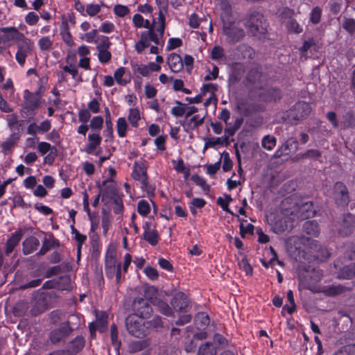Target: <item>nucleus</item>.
I'll use <instances>...</instances> for the list:
<instances>
[{
	"label": "nucleus",
	"instance_id": "obj_1",
	"mask_svg": "<svg viewBox=\"0 0 355 355\" xmlns=\"http://www.w3.org/2000/svg\"><path fill=\"white\" fill-rule=\"evenodd\" d=\"M158 18L159 24L155 29L150 25L149 20H144L143 27L148 30L141 33L140 40L135 44V49L138 53H143L150 45L151 42L155 44L164 46V41H160L165 30V17L162 10H159Z\"/></svg>",
	"mask_w": 355,
	"mask_h": 355
},
{
	"label": "nucleus",
	"instance_id": "obj_2",
	"mask_svg": "<svg viewBox=\"0 0 355 355\" xmlns=\"http://www.w3.org/2000/svg\"><path fill=\"white\" fill-rule=\"evenodd\" d=\"M121 262L116 259V250L114 246L110 244L105 254V272L106 277L112 279L116 277V284L121 279Z\"/></svg>",
	"mask_w": 355,
	"mask_h": 355
},
{
	"label": "nucleus",
	"instance_id": "obj_3",
	"mask_svg": "<svg viewBox=\"0 0 355 355\" xmlns=\"http://www.w3.org/2000/svg\"><path fill=\"white\" fill-rule=\"evenodd\" d=\"M245 24L248 31L254 36L265 35L268 27V24L264 16L257 11H253L249 14Z\"/></svg>",
	"mask_w": 355,
	"mask_h": 355
},
{
	"label": "nucleus",
	"instance_id": "obj_4",
	"mask_svg": "<svg viewBox=\"0 0 355 355\" xmlns=\"http://www.w3.org/2000/svg\"><path fill=\"white\" fill-rule=\"evenodd\" d=\"M223 32L226 36V40L231 44H235L242 40L245 36V32L239 21H229L223 23Z\"/></svg>",
	"mask_w": 355,
	"mask_h": 355
},
{
	"label": "nucleus",
	"instance_id": "obj_5",
	"mask_svg": "<svg viewBox=\"0 0 355 355\" xmlns=\"http://www.w3.org/2000/svg\"><path fill=\"white\" fill-rule=\"evenodd\" d=\"M42 103V97L39 92L24 91V102L21 112L26 116H33Z\"/></svg>",
	"mask_w": 355,
	"mask_h": 355
},
{
	"label": "nucleus",
	"instance_id": "obj_6",
	"mask_svg": "<svg viewBox=\"0 0 355 355\" xmlns=\"http://www.w3.org/2000/svg\"><path fill=\"white\" fill-rule=\"evenodd\" d=\"M144 318L137 315L130 314L125 318V327L128 332L137 338H142L146 335V323Z\"/></svg>",
	"mask_w": 355,
	"mask_h": 355
},
{
	"label": "nucleus",
	"instance_id": "obj_7",
	"mask_svg": "<svg viewBox=\"0 0 355 355\" xmlns=\"http://www.w3.org/2000/svg\"><path fill=\"white\" fill-rule=\"evenodd\" d=\"M96 187L99 189L102 195V201L105 203L110 202L111 200L119 195V189L114 183L113 179L107 178L103 180L101 184L97 182Z\"/></svg>",
	"mask_w": 355,
	"mask_h": 355
},
{
	"label": "nucleus",
	"instance_id": "obj_8",
	"mask_svg": "<svg viewBox=\"0 0 355 355\" xmlns=\"http://www.w3.org/2000/svg\"><path fill=\"white\" fill-rule=\"evenodd\" d=\"M55 294L52 292H42L35 299V304L31 309V314L36 316L47 310L52 302Z\"/></svg>",
	"mask_w": 355,
	"mask_h": 355
},
{
	"label": "nucleus",
	"instance_id": "obj_9",
	"mask_svg": "<svg viewBox=\"0 0 355 355\" xmlns=\"http://www.w3.org/2000/svg\"><path fill=\"white\" fill-rule=\"evenodd\" d=\"M311 112V106L305 101H298L288 111V116L293 121H300L308 116Z\"/></svg>",
	"mask_w": 355,
	"mask_h": 355
},
{
	"label": "nucleus",
	"instance_id": "obj_10",
	"mask_svg": "<svg viewBox=\"0 0 355 355\" xmlns=\"http://www.w3.org/2000/svg\"><path fill=\"white\" fill-rule=\"evenodd\" d=\"M133 315H137L144 319L149 318L153 313V308L146 299L138 297L135 299L132 304Z\"/></svg>",
	"mask_w": 355,
	"mask_h": 355
},
{
	"label": "nucleus",
	"instance_id": "obj_11",
	"mask_svg": "<svg viewBox=\"0 0 355 355\" xmlns=\"http://www.w3.org/2000/svg\"><path fill=\"white\" fill-rule=\"evenodd\" d=\"M17 51L15 54V60L17 63L24 67L26 63V58L32 53L33 44L30 40L25 38L17 45Z\"/></svg>",
	"mask_w": 355,
	"mask_h": 355
},
{
	"label": "nucleus",
	"instance_id": "obj_12",
	"mask_svg": "<svg viewBox=\"0 0 355 355\" xmlns=\"http://www.w3.org/2000/svg\"><path fill=\"white\" fill-rule=\"evenodd\" d=\"M131 176L135 180L141 182L142 189H148L147 168L143 163L139 164L137 162H135Z\"/></svg>",
	"mask_w": 355,
	"mask_h": 355
},
{
	"label": "nucleus",
	"instance_id": "obj_13",
	"mask_svg": "<svg viewBox=\"0 0 355 355\" xmlns=\"http://www.w3.org/2000/svg\"><path fill=\"white\" fill-rule=\"evenodd\" d=\"M172 308L177 312L186 313L189 306V300L183 292L176 293L171 300Z\"/></svg>",
	"mask_w": 355,
	"mask_h": 355
},
{
	"label": "nucleus",
	"instance_id": "obj_14",
	"mask_svg": "<svg viewBox=\"0 0 355 355\" xmlns=\"http://www.w3.org/2000/svg\"><path fill=\"white\" fill-rule=\"evenodd\" d=\"M355 231V215L351 213L343 214L339 234L342 236H348Z\"/></svg>",
	"mask_w": 355,
	"mask_h": 355
},
{
	"label": "nucleus",
	"instance_id": "obj_15",
	"mask_svg": "<svg viewBox=\"0 0 355 355\" xmlns=\"http://www.w3.org/2000/svg\"><path fill=\"white\" fill-rule=\"evenodd\" d=\"M336 202L342 206L347 205L349 202L348 189L342 182H336L334 186Z\"/></svg>",
	"mask_w": 355,
	"mask_h": 355
},
{
	"label": "nucleus",
	"instance_id": "obj_16",
	"mask_svg": "<svg viewBox=\"0 0 355 355\" xmlns=\"http://www.w3.org/2000/svg\"><path fill=\"white\" fill-rule=\"evenodd\" d=\"M260 101L266 103L280 101L282 98V90L276 87L266 88L259 94Z\"/></svg>",
	"mask_w": 355,
	"mask_h": 355
},
{
	"label": "nucleus",
	"instance_id": "obj_17",
	"mask_svg": "<svg viewBox=\"0 0 355 355\" xmlns=\"http://www.w3.org/2000/svg\"><path fill=\"white\" fill-rule=\"evenodd\" d=\"M0 33L3 34V43L9 42L13 40L22 41L26 37L24 35L19 31L15 26L1 27Z\"/></svg>",
	"mask_w": 355,
	"mask_h": 355
},
{
	"label": "nucleus",
	"instance_id": "obj_18",
	"mask_svg": "<svg viewBox=\"0 0 355 355\" xmlns=\"http://www.w3.org/2000/svg\"><path fill=\"white\" fill-rule=\"evenodd\" d=\"M297 218L302 220L314 217L316 214V210L311 201H306L302 203L297 207Z\"/></svg>",
	"mask_w": 355,
	"mask_h": 355
},
{
	"label": "nucleus",
	"instance_id": "obj_19",
	"mask_svg": "<svg viewBox=\"0 0 355 355\" xmlns=\"http://www.w3.org/2000/svg\"><path fill=\"white\" fill-rule=\"evenodd\" d=\"M24 232L22 229L19 228L17 231L12 233L7 239L5 245V254L8 256L12 253L14 249L18 245L23 236Z\"/></svg>",
	"mask_w": 355,
	"mask_h": 355
},
{
	"label": "nucleus",
	"instance_id": "obj_20",
	"mask_svg": "<svg viewBox=\"0 0 355 355\" xmlns=\"http://www.w3.org/2000/svg\"><path fill=\"white\" fill-rule=\"evenodd\" d=\"M298 148V142L294 139H288L282 144L275 153L274 157H281L283 155H288L291 153L295 152Z\"/></svg>",
	"mask_w": 355,
	"mask_h": 355
},
{
	"label": "nucleus",
	"instance_id": "obj_21",
	"mask_svg": "<svg viewBox=\"0 0 355 355\" xmlns=\"http://www.w3.org/2000/svg\"><path fill=\"white\" fill-rule=\"evenodd\" d=\"M71 334L62 323L58 328L52 330L49 336V340L52 344L56 345L65 339Z\"/></svg>",
	"mask_w": 355,
	"mask_h": 355
},
{
	"label": "nucleus",
	"instance_id": "obj_22",
	"mask_svg": "<svg viewBox=\"0 0 355 355\" xmlns=\"http://www.w3.org/2000/svg\"><path fill=\"white\" fill-rule=\"evenodd\" d=\"M85 345V338L83 336L79 335L76 336L69 342L68 349L65 350L67 352L69 355H77L83 349Z\"/></svg>",
	"mask_w": 355,
	"mask_h": 355
},
{
	"label": "nucleus",
	"instance_id": "obj_23",
	"mask_svg": "<svg viewBox=\"0 0 355 355\" xmlns=\"http://www.w3.org/2000/svg\"><path fill=\"white\" fill-rule=\"evenodd\" d=\"M83 322L84 318L83 315L79 313H76L70 315L69 319L62 322V324L69 333L71 334L73 331L80 329Z\"/></svg>",
	"mask_w": 355,
	"mask_h": 355
},
{
	"label": "nucleus",
	"instance_id": "obj_24",
	"mask_svg": "<svg viewBox=\"0 0 355 355\" xmlns=\"http://www.w3.org/2000/svg\"><path fill=\"white\" fill-rule=\"evenodd\" d=\"M40 241L33 236H29L22 242V251L25 255L30 254L37 250L40 246Z\"/></svg>",
	"mask_w": 355,
	"mask_h": 355
},
{
	"label": "nucleus",
	"instance_id": "obj_25",
	"mask_svg": "<svg viewBox=\"0 0 355 355\" xmlns=\"http://www.w3.org/2000/svg\"><path fill=\"white\" fill-rule=\"evenodd\" d=\"M87 139L88 144L85 145L84 150L87 154H92L101 145L102 138L99 133H89Z\"/></svg>",
	"mask_w": 355,
	"mask_h": 355
},
{
	"label": "nucleus",
	"instance_id": "obj_26",
	"mask_svg": "<svg viewBox=\"0 0 355 355\" xmlns=\"http://www.w3.org/2000/svg\"><path fill=\"white\" fill-rule=\"evenodd\" d=\"M94 314L96 317V322L97 323L98 330L101 333L105 332L107 329L108 314L106 311L94 310Z\"/></svg>",
	"mask_w": 355,
	"mask_h": 355
},
{
	"label": "nucleus",
	"instance_id": "obj_27",
	"mask_svg": "<svg viewBox=\"0 0 355 355\" xmlns=\"http://www.w3.org/2000/svg\"><path fill=\"white\" fill-rule=\"evenodd\" d=\"M167 60L168 64L173 72L178 73L183 69L182 59L180 55L173 53L169 55Z\"/></svg>",
	"mask_w": 355,
	"mask_h": 355
},
{
	"label": "nucleus",
	"instance_id": "obj_28",
	"mask_svg": "<svg viewBox=\"0 0 355 355\" xmlns=\"http://www.w3.org/2000/svg\"><path fill=\"white\" fill-rule=\"evenodd\" d=\"M303 232L307 235L313 237H318L320 232L318 223L315 220H307L302 226Z\"/></svg>",
	"mask_w": 355,
	"mask_h": 355
},
{
	"label": "nucleus",
	"instance_id": "obj_29",
	"mask_svg": "<svg viewBox=\"0 0 355 355\" xmlns=\"http://www.w3.org/2000/svg\"><path fill=\"white\" fill-rule=\"evenodd\" d=\"M60 35L63 42L68 46H72L74 44L72 35L69 31L67 20H63L60 26Z\"/></svg>",
	"mask_w": 355,
	"mask_h": 355
},
{
	"label": "nucleus",
	"instance_id": "obj_30",
	"mask_svg": "<svg viewBox=\"0 0 355 355\" xmlns=\"http://www.w3.org/2000/svg\"><path fill=\"white\" fill-rule=\"evenodd\" d=\"M351 288H347L341 284L330 285L323 288L322 293L327 297H335L344 293L346 291H350Z\"/></svg>",
	"mask_w": 355,
	"mask_h": 355
},
{
	"label": "nucleus",
	"instance_id": "obj_31",
	"mask_svg": "<svg viewBox=\"0 0 355 355\" xmlns=\"http://www.w3.org/2000/svg\"><path fill=\"white\" fill-rule=\"evenodd\" d=\"M194 323L199 330H205L210 323L209 315L205 312H198L194 317Z\"/></svg>",
	"mask_w": 355,
	"mask_h": 355
},
{
	"label": "nucleus",
	"instance_id": "obj_32",
	"mask_svg": "<svg viewBox=\"0 0 355 355\" xmlns=\"http://www.w3.org/2000/svg\"><path fill=\"white\" fill-rule=\"evenodd\" d=\"M320 46L318 44V40L311 37H309L308 40H305L302 46L300 48V52L302 55H304L307 53V51L310 49H313L315 51H318Z\"/></svg>",
	"mask_w": 355,
	"mask_h": 355
},
{
	"label": "nucleus",
	"instance_id": "obj_33",
	"mask_svg": "<svg viewBox=\"0 0 355 355\" xmlns=\"http://www.w3.org/2000/svg\"><path fill=\"white\" fill-rule=\"evenodd\" d=\"M205 121L204 117H200L198 114L192 116L187 121L181 123L182 125L187 130H194L198 127L201 125Z\"/></svg>",
	"mask_w": 355,
	"mask_h": 355
},
{
	"label": "nucleus",
	"instance_id": "obj_34",
	"mask_svg": "<svg viewBox=\"0 0 355 355\" xmlns=\"http://www.w3.org/2000/svg\"><path fill=\"white\" fill-rule=\"evenodd\" d=\"M151 302L157 307L162 314L166 316L173 315L172 308L165 301L157 298H151Z\"/></svg>",
	"mask_w": 355,
	"mask_h": 355
},
{
	"label": "nucleus",
	"instance_id": "obj_35",
	"mask_svg": "<svg viewBox=\"0 0 355 355\" xmlns=\"http://www.w3.org/2000/svg\"><path fill=\"white\" fill-rule=\"evenodd\" d=\"M231 75L230 78L235 82L240 80L243 73L244 72L243 64L241 62H233L230 65Z\"/></svg>",
	"mask_w": 355,
	"mask_h": 355
},
{
	"label": "nucleus",
	"instance_id": "obj_36",
	"mask_svg": "<svg viewBox=\"0 0 355 355\" xmlns=\"http://www.w3.org/2000/svg\"><path fill=\"white\" fill-rule=\"evenodd\" d=\"M261 76H262L261 67L260 65H257L254 67L251 68L248 71V72L245 76V79L248 83L253 85V84L256 83L258 80H259V79L261 78Z\"/></svg>",
	"mask_w": 355,
	"mask_h": 355
},
{
	"label": "nucleus",
	"instance_id": "obj_37",
	"mask_svg": "<svg viewBox=\"0 0 355 355\" xmlns=\"http://www.w3.org/2000/svg\"><path fill=\"white\" fill-rule=\"evenodd\" d=\"M322 157V153L317 149H309L303 153L299 154L295 157L296 160L302 159H311L313 161L320 160Z\"/></svg>",
	"mask_w": 355,
	"mask_h": 355
},
{
	"label": "nucleus",
	"instance_id": "obj_38",
	"mask_svg": "<svg viewBox=\"0 0 355 355\" xmlns=\"http://www.w3.org/2000/svg\"><path fill=\"white\" fill-rule=\"evenodd\" d=\"M354 277H355V263L342 268L338 275L339 279H349Z\"/></svg>",
	"mask_w": 355,
	"mask_h": 355
},
{
	"label": "nucleus",
	"instance_id": "obj_39",
	"mask_svg": "<svg viewBox=\"0 0 355 355\" xmlns=\"http://www.w3.org/2000/svg\"><path fill=\"white\" fill-rule=\"evenodd\" d=\"M220 7L221 8L220 17L223 23L230 21L232 9L230 4V1H220Z\"/></svg>",
	"mask_w": 355,
	"mask_h": 355
},
{
	"label": "nucleus",
	"instance_id": "obj_40",
	"mask_svg": "<svg viewBox=\"0 0 355 355\" xmlns=\"http://www.w3.org/2000/svg\"><path fill=\"white\" fill-rule=\"evenodd\" d=\"M216 348L211 342L202 343L198 351V355H216Z\"/></svg>",
	"mask_w": 355,
	"mask_h": 355
},
{
	"label": "nucleus",
	"instance_id": "obj_41",
	"mask_svg": "<svg viewBox=\"0 0 355 355\" xmlns=\"http://www.w3.org/2000/svg\"><path fill=\"white\" fill-rule=\"evenodd\" d=\"M92 257L98 259L101 254V245L98 234H94L91 238Z\"/></svg>",
	"mask_w": 355,
	"mask_h": 355
},
{
	"label": "nucleus",
	"instance_id": "obj_42",
	"mask_svg": "<svg viewBox=\"0 0 355 355\" xmlns=\"http://www.w3.org/2000/svg\"><path fill=\"white\" fill-rule=\"evenodd\" d=\"M342 123L345 128H355V114L353 111L348 110L342 116Z\"/></svg>",
	"mask_w": 355,
	"mask_h": 355
},
{
	"label": "nucleus",
	"instance_id": "obj_43",
	"mask_svg": "<svg viewBox=\"0 0 355 355\" xmlns=\"http://www.w3.org/2000/svg\"><path fill=\"white\" fill-rule=\"evenodd\" d=\"M205 140L206 141L204 146V150H207L208 148H211L216 145L223 144L224 142L226 144H228V137L226 136L216 138H207L205 139Z\"/></svg>",
	"mask_w": 355,
	"mask_h": 355
},
{
	"label": "nucleus",
	"instance_id": "obj_44",
	"mask_svg": "<svg viewBox=\"0 0 355 355\" xmlns=\"http://www.w3.org/2000/svg\"><path fill=\"white\" fill-rule=\"evenodd\" d=\"M142 238L152 246H155L159 241V234L155 227L153 228L150 233L142 234Z\"/></svg>",
	"mask_w": 355,
	"mask_h": 355
},
{
	"label": "nucleus",
	"instance_id": "obj_45",
	"mask_svg": "<svg viewBox=\"0 0 355 355\" xmlns=\"http://www.w3.org/2000/svg\"><path fill=\"white\" fill-rule=\"evenodd\" d=\"M140 112L138 108H130L128 116V120L133 128L139 126V121L140 120Z\"/></svg>",
	"mask_w": 355,
	"mask_h": 355
},
{
	"label": "nucleus",
	"instance_id": "obj_46",
	"mask_svg": "<svg viewBox=\"0 0 355 355\" xmlns=\"http://www.w3.org/2000/svg\"><path fill=\"white\" fill-rule=\"evenodd\" d=\"M148 347V343L146 340L132 341L128 345L129 352L137 353L145 349Z\"/></svg>",
	"mask_w": 355,
	"mask_h": 355
},
{
	"label": "nucleus",
	"instance_id": "obj_47",
	"mask_svg": "<svg viewBox=\"0 0 355 355\" xmlns=\"http://www.w3.org/2000/svg\"><path fill=\"white\" fill-rule=\"evenodd\" d=\"M238 52H240L242 54L243 58L253 59L254 56V49L250 46L246 45L245 44H241L239 45L236 48Z\"/></svg>",
	"mask_w": 355,
	"mask_h": 355
},
{
	"label": "nucleus",
	"instance_id": "obj_48",
	"mask_svg": "<svg viewBox=\"0 0 355 355\" xmlns=\"http://www.w3.org/2000/svg\"><path fill=\"white\" fill-rule=\"evenodd\" d=\"M128 123L124 117H119L116 121V131L117 135L119 137L123 138L126 136V132L128 130Z\"/></svg>",
	"mask_w": 355,
	"mask_h": 355
},
{
	"label": "nucleus",
	"instance_id": "obj_49",
	"mask_svg": "<svg viewBox=\"0 0 355 355\" xmlns=\"http://www.w3.org/2000/svg\"><path fill=\"white\" fill-rule=\"evenodd\" d=\"M225 199L222 197H218L217 199V204L222 208V209L227 213L234 215V213L229 208V204L232 201V198L230 195L225 194Z\"/></svg>",
	"mask_w": 355,
	"mask_h": 355
},
{
	"label": "nucleus",
	"instance_id": "obj_50",
	"mask_svg": "<svg viewBox=\"0 0 355 355\" xmlns=\"http://www.w3.org/2000/svg\"><path fill=\"white\" fill-rule=\"evenodd\" d=\"M176 106H174L171 109V114L175 117H182L185 116L187 111V104L183 103L179 101H175Z\"/></svg>",
	"mask_w": 355,
	"mask_h": 355
},
{
	"label": "nucleus",
	"instance_id": "obj_51",
	"mask_svg": "<svg viewBox=\"0 0 355 355\" xmlns=\"http://www.w3.org/2000/svg\"><path fill=\"white\" fill-rule=\"evenodd\" d=\"M276 144L277 139L270 135H265L261 140V146L268 150H272Z\"/></svg>",
	"mask_w": 355,
	"mask_h": 355
},
{
	"label": "nucleus",
	"instance_id": "obj_52",
	"mask_svg": "<svg viewBox=\"0 0 355 355\" xmlns=\"http://www.w3.org/2000/svg\"><path fill=\"white\" fill-rule=\"evenodd\" d=\"M286 26L290 33L300 34L303 31L302 27L295 19L288 20Z\"/></svg>",
	"mask_w": 355,
	"mask_h": 355
},
{
	"label": "nucleus",
	"instance_id": "obj_53",
	"mask_svg": "<svg viewBox=\"0 0 355 355\" xmlns=\"http://www.w3.org/2000/svg\"><path fill=\"white\" fill-rule=\"evenodd\" d=\"M286 295H287V300L289 302V303L291 304V305L288 306V304H285L283 306V310H286L288 312V313L291 315L294 312L296 311V304L295 302L293 291L288 290L287 291Z\"/></svg>",
	"mask_w": 355,
	"mask_h": 355
},
{
	"label": "nucleus",
	"instance_id": "obj_54",
	"mask_svg": "<svg viewBox=\"0 0 355 355\" xmlns=\"http://www.w3.org/2000/svg\"><path fill=\"white\" fill-rule=\"evenodd\" d=\"M37 44L42 51H49L52 48L53 40L49 36H44L38 40Z\"/></svg>",
	"mask_w": 355,
	"mask_h": 355
},
{
	"label": "nucleus",
	"instance_id": "obj_55",
	"mask_svg": "<svg viewBox=\"0 0 355 355\" xmlns=\"http://www.w3.org/2000/svg\"><path fill=\"white\" fill-rule=\"evenodd\" d=\"M342 27L349 35H355V19L352 18H345L342 22Z\"/></svg>",
	"mask_w": 355,
	"mask_h": 355
},
{
	"label": "nucleus",
	"instance_id": "obj_56",
	"mask_svg": "<svg viewBox=\"0 0 355 355\" xmlns=\"http://www.w3.org/2000/svg\"><path fill=\"white\" fill-rule=\"evenodd\" d=\"M137 212L142 216H147L150 212V207L146 200H140L137 203Z\"/></svg>",
	"mask_w": 355,
	"mask_h": 355
},
{
	"label": "nucleus",
	"instance_id": "obj_57",
	"mask_svg": "<svg viewBox=\"0 0 355 355\" xmlns=\"http://www.w3.org/2000/svg\"><path fill=\"white\" fill-rule=\"evenodd\" d=\"M110 336L112 345L119 349L121 346V341L118 338V329L115 324H112L110 327Z\"/></svg>",
	"mask_w": 355,
	"mask_h": 355
},
{
	"label": "nucleus",
	"instance_id": "obj_58",
	"mask_svg": "<svg viewBox=\"0 0 355 355\" xmlns=\"http://www.w3.org/2000/svg\"><path fill=\"white\" fill-rule=\"evenodd\" d=\"M225 57V51L221 46H214L211 51V59L214 60H220Z\"/></svg>",
	"mask_w": 355,
	"mask_h": 355
},
{
	"label": "nucleus",
	"instance_id": "obj_59",
	"mask_svg": "<svg viewBox=\"0 0 355 355\" xmlns=\"http://www.w3.org/2000/svg\"><path fill=\"white\" fill-rule=\"evenodd\" d=\"M125 73V68L123 67H121L118 68L114 73V78L115 80L116 81L118 85L125 86L128 83V80L123 79V76Z\"/></svg>",
	"mask_w": 355,
	"mask_h": 355
},
{
	"label": "nucleus",
	"instance_id": "obj_60",
	"mask_svg": "<svg viewBox=\"0 0 355 355\" xmlns=\"http://www.w3.org/2000/svg\"><path fill=\"white\" fill-rule=\"evenodd\" d=\"M334 355H355V344L340 347L334 352Z\"/></svg>",
	"mask_w": 355,
	"mask_h": 355
},
{
	"label": "nucleus",
	"instance_id": "obj_61",
	"mask_svg": "<svg viewBox=\"0 0 355 355\" xmlns=\"http://www.w3.org/2000/svg\"><path fill=\"white\" fill-rule=\"evenodd\" d=\"M146 331L148 329H157L163 327L162 318L159 315L155 316L151 320L145 322Z\"/></svg>",
	"mask_w": 355,
	"mask_h": 355
},
{
	"label": "nucleus",
	"instance_id": "obj_62",
	"mask_svg": "<svg viewBox=\"0 0 355 355\" xmlns=\"http://www.w3.org/2000/svg\"><path fill=\"white\" fill-rule=\"evenodd\" d=\"M15 134H12L10 137L5 141L1 143V151L4 153H6L7 151L11 150V149L14 147L15 144V139H18V137L15 138Z\"/></svg>",
	"mask_w": 355,
	"mask_h": 355
},
{
	"label": "nucleus",
	"instance_id": "obj_63",
	"mask_svg": "<svg viewBox=\"0 0 355 355\" xmlns=\"http://www.w3.org/2000/svg\"><path fill=\"white\" fill-rule=\"evenodd\" d=\"M103 124V118L102 116H94L89 125V127L93 130H101Z\"/></svg>",
	"mask_w": 355,
	"mask_h": 355
},
{
	"label": "nucleus",
	"instance_id": "obj_64",
	"mask_svg": "<svg viewBox=\"0 0 355 355\" xmlns=\"http://www.w3.org/2000/svg\"><path fill=\"white\" fill-rule=\"evenodd\" d=\"M240 268L245 272L246 275L251 276L253 272L252 266L249 263L246 257L242 258L239 263Z\"/></svg>",
	"mask_w": 355,
	"mask_h": 355
}]
</instances>
